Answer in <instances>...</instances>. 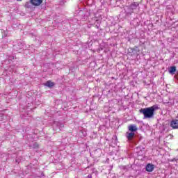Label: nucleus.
Instances as JSON below:
<instances>
[{
  "mask_svg": "<svg viewBox=\"0 0 178 178\" xmlns=\"http://www.w3.org/2000/svg\"><path fill=\"white\" fill-rule=\"evenodd\" d=\"M146 171L147 172H153L154 169H155V165L148 163L146 167H145Z\"/></svg>",
  "mask_w": 178,
  "mask_h": 178,
  "instance_id": "obj_3",
  "label": "nucleus"
},
{
  "mask_svg": "<svg viewBox=\"0 0 178 178\" xmlns=\"http://www.w3.org/2000/svg\"><path fill=\"white\" fill-rule=\"evenodd\" d=\"M43 0H30V2L33 6H40L42 3Z\"/></svg>",
  "mask_w": 178,
  "mask_h": 178,
  "instance_id": "obj_2",
  "label": "nucleus"
},
{
  "mask_svg": "<svg viewBox=\"0 0 178 178\" xmlns=\"http://www.w3.org/2000/svg\"><path fill=\"white\" fill-rule=\"evenodd\" d=\"M122 169H123V170H125V172H127V170L130 169V165H122Z\"/></svg>",
  "mask_w": 178,
  "mask_h": 178,
  "instance_id": "obj_9",
  "label": "nucleus"
},
{
  "mask_svg": "<svg viewBox=\"0 0 178 178\" xmlns=\"http://www.w3.org/2000/svg\"><path fill=\"white\" fill-rule=\"evenodd\" d=\"M134 137V132L127 133V138L128 140H133Z\"/></svg>",
  "mask_w": 178,
  "mask_h": 178,
  "instance_id": "obj_7",
  "label": "nucleus"
},
{
  "mask_svg": "<svg viewBox=\"0 0 178 178\" xmlns=\"http://www.w3.org/2000/svg\"><path fill=\"white\" fill-rule=\"evenodd\" d=\"M44 86L46 87H54V86H55V83L51 81H47L45 83H44Z\"/></svg>",
  "mask_w": 178,
  "mask_h": 178,
  "instance_id": "obj_6",
  "label": "nucleus"
},
{
  "mask_svg": "<svg viewBox=\"0 0 178 178\" xmlns=\"http://www.w3.org/2000/svg\"><path fill=\"white\" fill-rule=\"evenodd\" d=\"M128 129H129V131H131L132 133H134V131H137V130H138L137 126H136L134 124L129 125Z\"/></svg>",
  "mask_w": 178,
  "mask_h": 178,
  "instance_id": "obj_5",
  "label": "nucleus"
},
{
  "mask_svg": "<svg viewBox=\"0 0 178 178\" xmlns=\"http://www.w3.org/2000/svg\"><path fill=\"white\" fill-rule=\"evenodd\" d=\"M158 109H159L158 104H154L151 107L140 108L139 112L143 113V119H152V118H154V115H155V111H158Z\"/></svg>",
  "mask_w": 178,
  "mask_h": 178,
  "instance_id": "obj_1",
  "label": "nucleus"
},
{
  "mask_svg": "<svg viewBox=\"0 0 178 178\" xmlns=\"http://www.w3.org/2000/svg\"><path fill=\"white\" fill-rule=\"evenodd\" d=\"M168 72L170 74H175V72H176V67L172 66L168 69Z\"/></svg>",
  "mask_w": 178,
  "mask_h": 178,
  "instance_id": "obj_8",
  "label": "nucleus"
},
{
  "mask_svg": "<svg viewBox=\"0 0 178 178\" xmlns=\"http://www.w3.org/2000/svg\"><path fill=\"white\" fill-rule=\"evenodd\" d=\"M90 178H91V176L90 177Z\"/></svg>",
  "mask_w": 178,
  "mask_h": 178,
  "instance_id": "obj_13",
  "label": "nucleus"
},
{
  "mask_svg": "<svg viewBox=\"0 0 178 178\" xmlns=\"http://www.w3.org/2000/svg\"><path fill=\"white\" fill-rule=\"evenodd\" d=\"M33 149H38L40 148V145L38 143H35L33 145Z\"/></svg>",
  "mask_w": 178,
  "mask_h": 178,
  "instance_id": "obj_10",
  "label": "nucleus"
},
{
  "mask_svg": "<svg viewBox=\"0 0 178 178\" xmlns=\"http://www.w3.org/2000/svg\"><path fill=\"white\" fill-rule=\"evenodd\" d=\"M170 126L172 129H178V120H173L170 122Z\"/></svg>",
  "mask_w": 178,
  "mask_h": 178,
  "instance_id": "obj_4",
  "label": "nucleus"
},
{
  "mask_svg": "<svg viewBox=\"0 0 178 178\" xmlns=\"http://www.w3.org/2000/svg\"><path fill=\"white\" fill-rule=\"evenodd\" d=\"M17 1H22V0H17Z\"/></svg>",
  "mask_w": 178,
  "mask_h": 178,
  "instance_id": "obj_12",
  "label": "nucleus"
},
{
  "mask_svg": "<svg viewBox=\"0 0 178 178\" xmlns=\"http://www.w3.org/2000/svg\"><path fill=\"white\" fill-rule=\"evenodd\" d=\"M58 126H59V127H64L63 124H60Z\"/></svg>",
  "mask_w": 178,
  "mask_h": 178,
  "instance_id": "obj_11",
  "label": "nucleus"
}]
</instances>
